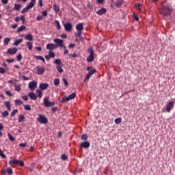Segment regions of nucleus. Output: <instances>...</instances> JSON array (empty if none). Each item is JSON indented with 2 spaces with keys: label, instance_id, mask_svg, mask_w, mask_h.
Wrapping results in <instances>:
<instances>
[{
  "label": "nucleus",
  "instance_id": "nucleus-1",
  "mask_svg": "<svg viewBox=\"0 0 175 175\" xmlns=\"http://www.w3.org/2000/svg\"><path fill=\"white\" fill-rule=\"evenodd\" d=\"M160 13L163 14V16H169L172 14V8L163 4V9L160 11Z\"/></svg>",
  "mask_w": 175,
  "mask_h": 175
},
{
  "label": "nucleus",
  "instance_id": "nucleus-2",
  "mask_svg": "<svg viewBox=\"0 0 175 175\" xmlns=\"http://www.w3.org/2000/svg\"><path fill=\"white\" fill-rule=\"evenodd\" d=\"M35 2H36V0H31L30 3L29 5H27L25 8H23L21 11V13L24 14V13H26V12H28L29 9H32L33 6H35Z\"/></svg>",
  "mask_w": 175,
  "mask_h": 175
},
{
  "label": "nucleus",
  "instance_id": "nucleus-3",
  "mask_svg": "<svg viewBox=\"0 0 175 175\" xmlns=\"http://www.w3.org/2000/svg\"><path fill=\"white\" fill-rule=\"evenodd\" d=\"M88 53H89L90 55L87 57L88 62H92L94 61V48L90 47L88 49Z\"/></svg>",
  "mask_w": 175,
  "mask_h": 175
},
{
  "label": "nucleus",
  "instance_id": "nucleus-4",
  "mask_svg": "<svg viewBox=\"0 0 175 175\" xmlns=\"http://www.w3.org/2000/svg\"><path fill=\"white\" fill-rule=\"evenodd\" d=\"M55 105V102H50L49 98L46 97L44 98V106L46 107H53Z\"/></svg>",
  "mask_w": 175,
  "mask_h": 175
},
{
  "label": "nucleus",
  "instance_id": "nucleus-5",
  "mask_svg": "<svg viewBox=\"0 0 175 175\" xmlns=\"http://www.w3.org/2000/svg\"><path fill=\"white\" fill-rule=\"evenodd\" d=\"M28 88L30 89V91H35L38 88V82L36 81H31L28 85Z\"/></svg>",
  "mask_w": 175,
  "mask_h": 175
},
{
  "label": "nucleus",
  "instance_id": "nucleus-6",
  "mask_svg": "<svg viewBox=\"0 0 175 175\" xmlns=\"http://www.w3.org/2000/svg\"><path fill=\"white\" fill-rule=\"evenodd\" d=\"M53 42L57 44L56 46H57V47H63L64 49H66V47L64 45V40L55 38L53 40Z\"/></svg>",
  "mask_w": 175,
  "mask_h": 175
},
{
  "label": "nucleus",
  "instance_id": "nucleus-7",
  "mask_svg": "<svg viewBox=\"0 0 175 175\" xmlns=\"http://www.w3.org/2000/svg\"><path fill=\"white\" fill-rule=\"evenodd\" d=\"M38 116L39 117L37 118V121H38V122H40V124H47L49 120L46 118V116L40 114L38 115Z\"/></svg>",
  "mask_w": 175,
  "mask_h": 175
},
{
  "label": "nucleus",
  "instance_id": "nucleus-8",
  "mask_svg": "<svg viewBox=\"0 0 175 175\" xmlns=\"http://www.w3.org/2000/svg\"><path fill=\"white\" fill-rule=\"evenodd\" d=\"M75 97H76L75 93H72L68 97H64L62 100V103H65V102L71 100V99H75Z\"/></svg>",
  "mask_w": 175,
  "mask_h": 175
},
{
  "label": "nucleus",
  "instance_id": "nucleus-9",
  "mask_svg": "<svg viewBox=\"0 0 175 175\" xmlns=\"http://www.w3.org/2000/svg\"><path fill=\"white\" fill-rule=\"evenodd\" d=\"M174 107V102L173 101H170L166 107H165V110L167 113H170V110H172Z\"/></svg>",
  "mask_w": 175,
  "mask_h": 175
},
{
  "label": "nucleus",
  "instance_id": "nucleus-10",
  "mask_svg": "<svg viewBox=\"0 0 175 175\" xmlns=\"http://www.w3.org/2000/svg\"><path fill=\"white\" fill-rule=\"evenodd\" d=\"M81 33H83V32H77L75 33L77 38L75 42H83L84 40V38L81 37Z\"/></svg>",
  "mask_w": 175,
  "mask_h": 175
},
{
  "label": "nucleus",
  "instance_id": "nucleus-11",
  "mask_svg": "<svg viewBox=\"0 0 175 175\" xmlns=\"http://www.w3.org/2000/svg\"><path fill=\"white\" fill-rule=\"evenodd\" d=\"M36 69H37V72H36L37 75H43V73H44L46 70L44 69V67H42V66H37Z\"/></svg>",
  "mask_w": 175,
  "mask_h": 175
},
{
  "label": "nucleus",
  "instance_id": "nucleus-12",
  "mask_svg": "<svg viewBox=\"0 0 175 175\" xmlns=\"http://www.w3.org/2000/svg\"><path fill=\"white\" fill-rule=\"evenodd\" d=\"M57 46L55 44L53 43H49L46 44V49L47 50H55L57 49Z\"/></svg>",
  "mask_w": 175,
  "mask_h": 175
},
{
  "label": "nucleus",
  "instance_id": "nucleus-13",
  "mask_svg": "<svg viewBox=\"0 0 175 175\" xmlns=\"http://www.w3.org/2000/svg\"><path fill=\"white\" fill-rule=\"evenodd\" d=\"M17 48H10L7 51V54H10L11 55H13L17 53Z\"/></svg>",
  "mask_w": 175,
  "mask_h": 175
},
{
  "label": "nucleus",
  "instance_id": "nucleus-14",
  "mask_svg": "<svg viewBox=\"0 0 175 175\" xmlns=\"http://www.w3.org/2000/svg\"><path fill=\"white\" fill-rule=\"evenodd\" d=\"M76 29L78 31V32H83V29H84V27L83 25V23H79L76 25Z\"/></svg>",
  "mask_w": 175,
  "mask_h": 175
},
{
  "label": "nucleus",
  "instance_id": "nucleus-15",
  "mask_svg": "<svg viewBox=\"0 0 175 175\" xmlns=\"http://www.w3.org/2000/svg\"><path fill=\"white\" fill-rule=\"evenodd\" d=\"M80 147H82L83 148H88V147H90V142H81L80 144Z\"/></svg>",
  "mask_w": 175,
  "mask_h": 175
},
{
  "label": "nucleus",
  "instance_id": "nucleus-16",
  "mask_svg": "<svg viewBox=\"0 0 175 175\" xmlns=\"http://www.w3.org/2000/svg\"><path fill=\"white\" fill-rule=\"evenodd\" d=\"M39 87H40V89H41V90L43 91L44 90H47V88H49V84L40 83Z\"/></svg>",
  "mask_w": 175,
  "mask_h": 175
},
{
  "label": "nucleus",
  "instance_id": "nucleus-17",
  "mask_svg": "<svg viewBox=\"0 0 175 175\" xmlns=\"http://www.w3.org/2000/svg\"><path fill=\"white\" fill-rule=\"evenodd\" d=\"M28 96H29L30 97V98L32 100H36V99H37V96H36V94H35V93H33V92H29V94H28Z\"/></svg>",
  "mask_w": 175,
  "mask_h": 175
},
{
  "label": "nucleus",
  "instance_id": "nucleus-18",
  "mask_svg": "<svg viewBox=\"0 0 175 175\" xmlns=\"http://www.w3.org/2000/svg\"><path fill=\"white\" fill-rule=\"evenodd\" d=\"M105 13H106V10L103 8L96 11V14H98V16H102V14H105Z\"/></svg>",
  "mask_w": 175,
  "mask_h": 175
},
{
  "label": "nucleus",
  "instance_id": "nucleus-19",
  "mask_svg": "<svg viewBox=\"0 0 175 175\" xmlns=\"http://www.w3.org/2000/svg\"><path fill=\"white\" fill-rule=\"evenodd\" d=\"M64 28L66 31H69L70 29H72V24L70 23H66L64 24Z\"/></svg>",
  "mask_w": 175,
  "mask_h": 175
},
{
  "label": "nucleus",
  "instance_id": "nucleus-20",
  "mask_svg": "<svg viewBox=\"0 0 175 175\" xmlns=\"http://www.w3.org/2000/svg\"><path fill=\"white\" fill-rule=\"evenodd\" d=\"M25 39H26V40H33V36H32V34H26L25 36Z\"/></svg>",
  "mask_w": 175,
  "mask_h": 175
},
{
  "label": "nucleus",
  "instance_id": "nucleus-21",
  "mask_svg": "<svg viewBox=\"0 0 175 175\" xmlns=\"http://www.w3.org/2000/svg\"><path fill=\"white\" fill-rule=\"evenodd\" d=\"M122 3H124V1L123 0H119L118 1H117L114 4L116 6V8H121V5H122Z\"/></svg>",
  "mask_w": 175,
  "mask_h": 175
},
{
  "label": "nucleus",
  "instance_id": "nucleus-22",
  "mask_svg": "<svg viewBox=\"0 0 175 175\" xmlns=\"http://www.w3.org/2000/svg\"><path fill=\"white\" fill-rule=\"evenodd\" d=\"M27 29V27L25 26H21L17 28L16 32H23V31H25Z\"/></svg>",
  "mask_w": 175,
  "mask_h": 175
},
{
  "label": "nucleus",
  "instance_id": "nucleus-23",
  "mask_svg": "<svg viewBox=\"0 0 175 175\" xmlns=\"http://www.w3.org/2000/svg\"><path fill=\"white\" fill-rule=\"evenodd\" d=\"M14 87H15V90L17 91L18 92H20L21 91V85L14 83Z\"/></svg>",
  "mask_w": 175,
  "mask_h": 175
},
{
  "label": "nucleus",
  "instance_id": "nucleus-24",
  "mask_svg": "<svg viewBox=\"0 0 175 175\" xmlns=\"http://www.w3.org/2000/svg\"><path fill=\"white\" fill-rule=\"evenodd\" d=\"M10 165H18V160L17 159H13L10 161L9 162Z\"/></svg>",
  "mask_w": 175,
  "mask_h": 175
},
{
  "label": "nucleus",
  "instance_id": "nucleus-25",
  "mask_svg": "<svg viewBox=\"0 0 175 175\" xmlns=\"http://www.w3.org/2000/svg\"><path fill=\"white\" fill-rule=\"evenodd\" d=\"M21 42H23V38L15 40L14 42V46H18V44H21Z\"/></svg>",
  "mask_w": 175,
  "mask_h": 175
},
{
  "label": "nucleus",
  "instance_id": "nucleus-26",
  "mask_svg": "<svg viewBox=\"0 0 175 175\" xmlns=\"http://www.w3.org/2000/svg\"><path fill=\"white\" fill-rule=\"evenodd\" d=\"M53 10L55 11V13H58V12H59V7H58L57 4H53Z\"/></svg>",
  "mask_w": 175,
  "mask_h": 175
},
{
  "label": "nucleus",
  "instance_id": "nucleus-27",
  "mask_svg": "<svg viewBox=\"0 0 175 175\" xmlns=\"http://www.w3.org/2000/svg\"><path fill=\"white\" fill-rule=\"evenodd\" d=\"M36 96H37L38 98H40V97L42 96V91H41L40 90L37 89V90H36Z\"/></svg>",
  "mask_w": 175,
  "mask_h": 175
},
{
  "label": "nucleus",
  "instance_id": "nucleus-28",
  "mask_svg": "<svg viewBox=\"0 0 175 175\" xmlns=\"http://www.w3.org/2000/svg\"><path fill=\"white\" fill-rule=\"evenodd\" d=\"M34 58H36V59H38L39 61H42V62H46V60H44V58H43L42 56H34Z\"/></svg>",
  "mask_w": 175,
  "mask_h": 175
},
{
  "label": "nucleus",
  "instance_id": "nucleus-29",
  "mask_svg": "<svg viewBox=\"0 0 175 175\" xmlns=\"http://www.w3.org/2000/svg\"><path fill=\"white\" fill-rule=\"evenodd\" d=\"M55 24L56 25L57 29L59 31V29H61V25L59 24V22L58 21H55Z\"/></svg>",
  "mask_w": 175,
  "mask_h": 175
},
{
  "label": "nucleus",
  "instance_id": "nucleus-30",
  "mask_svg": "<svg viewBox=\"0 0 175 175\" xmlns=\"http://www.w3.org/2000/svg\"><path fill=\"white\" fill-rule=\"evenodd\" d=\"M25 120V117H24V115H21L18 116V122H22V121H24Z\"/></svg>",
  "mask_w": 175,
  "mask_h": 175
},
{
  "label": "nucleus",
  "instance_id": "nucleus-31",
  "mask_svg": "<svg viewBox=\"0 0 175 175\" xmlns=\"http://www.w3.org/2000/svg\"><path fill=\"white\" fill-rule=\"evenodd\" d=\"M21 9V5L20 4H15L14 7V10H20Z\"/></svg>",
  "mask_w": 175,
  "mask_h": 175
},
{
  "label": "nucleus",
  "instance_id": "nucleus-32",
  "mask_svg": "<svg viewBox=\"0 0 175 175\" xmlns=\"http://www.w3.org/2000/svg\"><path fill=\"white\" fill-rule=\"evenodd\" d=\"M15 104L18 106H21V105H24L22 100H15Z\"/></svg>",
  "mask_w": 175,
  "mask_h": 175
},
{
  "label": "nucleus",
  "instance_id": "nucleus-33",
  "mask_svg": "<svg viewBox=\"0 0 175 175\" xmlns=\"http://www.w3.org/2000/svg\"><path fill=\"white\" fill-rule=\"evenodd\" d=\"M4 105H5V107H7L8 110L10 111V103H9V101H5L4 103Z\"/></svg>",
  "mask_w": 175,
  "mask_h": 175
},
{
  "label": "nucleus",
  "instance_id": "nucleus-34",
  "mask_svg": "<svg viewBox=\"0 0 175 175\" xmlns=\"http://www.w3.org/2000/svg\"><path fill=\"white\" fill-rule=\"evenodd\" d=\"M23 15H21V16H16L14 18V21H16V23H18V21H21V19H23Z\"/></svg>",
  "mask_w": 175,
  "mask_h": 175
},
{
  "label": "nucleus",
  "instance_id": "nucleus-35",
  "mask_svg": "<svg viewBox=\"0 0 175 175\" xmlns=\"http://www.w3.org/2000/svg\"><path fill=\"white\" fill-rule=\"evenodd\" d=\"M56 69L58 70L59 73H62L64 72V69H62L61 66H57Z\"/></svg>",
  "mask_w": 175,
  "mask_h": 175
},
{
  "label": "nucleus",
  "instance_id": "nucleus-36",
  "mask_svg": "<svg viewBox=\"0 0 175 175\" xmlns=\"http://www.w3.org/2000/svg\"><path fill=\"white\" fill-rule=\"evenodd\" d=\"M27 47H28L29 50H30V51L32 50V47H33L32 42H27Z\"/></svg>",
  "mask_w": 175,
  "mask_h": 175
},
{
  "label": "nucleus",
  "instance_id": "nucleus-37",
  "mask_svg": "<svg viewBox=\"0 0 175 175\" xmlns=\"http://www.w3.org/2000/svg\"><path fill=\"white\" fill-rule=\"evenodd\" d=\"M53 63H55V65L59 66V65H61V64H62L61 59H55V61L53 62Z\"/></svg>",
  "mask_w": 175,
  "mask_h": 175
},
{
  "label": "nucleus",
  "instance_id": "nucleus-38",
  "mask_svg": "<svg viewBox=\"0 0 175 175\" xmlns=\"http://www.w3.org/2000/svg\"><path fill=\"white\" fill-rule=\"evenodd\" d=\"M54 85H59V79H55L53 81Z\"/></svg>",
  "mask_w": 175,
  "mask_h": 175
},
{
  "label": "nucleus",
  "instance_id": "nucleus-39",
  "mask_svg": "<svg viewBox=\"0 0 175 175\" xmlns=\"http://www.w3.org/2000/svg\"><path fill=\"white\" fill-rule=\"evenodd\" d=\"M18 113V110L14 109L11 113V117H14V115L17 114Z\"/></svg>",
  "mask_w": 175,
  "mask_h": 175
},
{
  "label": "nucleus",
  "instance_id": "nucleus-40",
  "mask_svg": "<svg viewBox=\"0 0 175 175\" xmlns=\"http://www.w3.org/2000/svg\"><path fill=\"white\" fill-rule=\"evenodd\" d=\"M81 139V140H87L88 139V136L86 134H83Z\"/></svg>",
  "mask_w": 175,
  "mask_h": 175
},
{
  "label": "nucleus",
  "instance_id": "nucleus-41",
  "mask_svg": "<svg viewBox=\"0 0 175 175\" xmlns=\"http://www.w3.org/2000/svg\"><path fill=\"white\" fill-rule=\"evenodd\" d=\"M9 42H10V38H6L4 39L3 43H4V44L8 45V44H9Z\"/></svg>",
  "mask_w": 175,
  "mask_h": 175
},
{
  "label": "nucleus",
  "instance_id": "nucleus-42",
  "mask_svg": "<svg viewBox=\"0 0 175 175\" xmlns=\"http://www.w3.org/2000/svg\"><path fill=\"white\" fill-rule=\"evenodd\" d=\"M1 116L2 117H8V116H9V112H8V111H4L2 112Z\"/></svg>",
  "mask_w": 175,
  "mask_h": 175
},
{
  "label": "nucleus",
  "instance_id": "nucleus-43",
  "mask_svg": "<svg viewBox=\"0 0 175 175\" xmlns=\"http://www.w3.org/2000/svg\"><path fill=\"white\" fill-rule=\"evenodd\" d=\"M61 159H62V161H66V159H68V156H66L65 154H63L61 156Z\"/></svg>",
  "mask_w": 175,
  "mask_h": 175
},
{
  "label": "nucleus",
  "instance_id": "nucleus-44",
  "mask_svg": "<svg viewBox=\"0 0 175 175\" xmlns=\"http://www.w3.org/2000/svg\"><path fill=\"white\" fill-rule=\"evenodd\" d=\"M49 55L51 58H54L55 57V54L53 51H50L49 53Z\"/></svg>",
  "mask_w": 175,
  "mask_h": 175
},
{
  "label": "nucleus",
  "instance_id": "nucleus-45",
  "mask_svg": "<svg viewBox=\"0 0 175 175\" xmlns=\"http://www.w3.org/2000/svg\"><path fill=\"white\" fill-rule=\"evenodd\" d=\"M7 173L9 175L13 174V170L10 167H8L7 170Z\"/></svg>",
  "mask_w": 175,
  "mask_h": 175
},
{
  "label": "nucleus",
  "instance_id": "nucleus-46",
  "mask_svg": "<svg viewBox=\"0 0 175 175\" xmlns=\"http://www.w3.org/2000/svg\"><path fill=\"white\" fill-rule=\"evenodd\" d=\"M141 6H142V5H140V4L135 5V8H136L137 10H139V12H142Z\"/></svg>",
  "mask_w": 175,
  "mask_h": 175
},
{
  "label": "nucleus",
  "instance_id": "nucleus-47",
  "mask_svg": "<svg viewBox=\"0 0 175 175\" xmlns=\"http://www.w3.org/2000/svg\"><path fill=\"white\" fill-rule=\"evenodd\" d=\"M8 137H9V139L10 140V142H14V137H13L12 136V134L8 133Z\"/></svg>",
  "mask_w": 175,
  "mask_h": 175
},
{
  "label": "nucleus",
  "instance_id": "nucleus-48",
  "mask_svg": "<svg viewBox=\"0 0 175 175\" xmlns=\"http://www.w3.org/2000/svg\"><path fill=\"white\" fill-rule=\"evenodd\" d=\"M115 124H121V118H118L117 119L115 120Z\"/></svg>",
  "mask_w": 175,
  "mask_h": 175
},
{
  "label": "nucleus",
  "instance_id": "nucleus-49",
  "mask_svg": "<svg viewBox=\"0 0 175 175\" xmlns=\"http://www.w3.org/2000/svg\"><path fill=\"white\" fill-rule=\"evenodd\" d=\"M91 76H92V75L88 72L85 77V80H90V77H91Z\"/></svg>",
  "mask_w": 175,
  "mask_h": 175
},
{
  "label": "nucleus",
  "instance_id": "nucleus-50",
  "mask_svg": "<svg viewBox=\"0 0 175 175\" xmlns=\"http://www.w3.org/2000/svg\"><path fill=\"white\" fill-rule=\"evenodd\" d=\"M0 157H1V158H6V155H5V154L1 149H0Z\"/></svg>",
  "mask_w": 175,
  "mask_h": 175
},
{
  "label": "nucleus",
  "instance_id": "nucleus-51",
  "mask_svg": "<svg viewBox=\"0 0 175 175\" xmlns=\"http://www.w3.org/2000/svg\"><path fill=\"white\" fill-rule=\"evenodd\" d=\"M18 165H21L22 167L24 166V162L22 161H18Z\"/></svg>",
  "mask_w": 175,
  "mask_h": 175
},
{
  "label": "nucleus",
  "instance_id": "nucleus-52",
  "mask_svg": "<svg viewBox=\"0 0 175 175\" xmlns=\"http://www.w3.org/2000/svg\"><path fill=\"white\" fill-rule=\"evenodd\" d=\"M5 94L6 95H8V96H13V94H12V92H9V91H5Z\"/></svg>",
  "mask_w": 175,
  "mask_h": 175
},
{
  "label": "nucleus",
  "instance_id": "nucleus-53",
  "mask_svg": "<svg viewBox=\"0 0 175 175\" xmlns=\"http://www.w3.org/2000/svg\"><path fill=\"white\" fill-rule=\"evenodd\" d=\"M89 73H90L92 75H94V73H96V70L95 69H92L90 70V71L89 72Z\"/></svg>",
  "mask_w": 175,
  "mask_h": 175
},
{
  "label": "nucleus",
  "instance_id": "nucleus-54",
  "mask_svg": "<svg viewBox=\"0 0 175 175\" xmlns=\"http://www.w3.org/2000/svg\"><path fill=\"white\" fill-rule=\"evenodd\" d=\"M42 16H44V17H47V11H46V10L42 11Z\"/></svg>",
  "mask_w": 175,
  "mask_h": 175
},
{
  "label": "nucleus",
  "instance_id": "nucleus-55",
  "mask_svg": "<svg viewBox=\"0 0 175 175\" xmlns=\"http://www.w3.org/2000/svg\"><path fill=\"white\" fill-rule=\"evenodd\" d=\"M25 110L30 111L31 110V106H29V105H25Z\"/></svg>",
  "mask_w": 175,
  "mask_h": 175
},
{
  "label": "nucleus",
  "instance_id": "nucleus-56",
  "mask_svg": "<svg viewBox=\"0 0 175 175\" xmlns=\"http://www.w3.org/2000/svg\"><path fill=\"white\" fill-rule=\"evenodd\" d=\"M16 58H17L18 61H21V59L23 58V57L21 56V54H18L16 56Z\"/></svg>",
  "mask_w": 175,
  "mask_h": 175
},
{
  "label": "nucleus",
  "instance_id": "nucleus-57",
  "mask_svg": "<svg viewBox=\"0 0 175 175\" xmlns=\"http://www.w3.org/2000/svg\"><path fill=\"white\" fill-rule=\"evenodd\" d=\"M62 81L65 84V85H68V81L66 80V79L63 78Z\"/></svg>",
  "mask_w": 175,
  "mask_h": 175
},
{
  "label": "nucleus",
  "instance_id": "nucleus-58",
  "mask_svg": "<svg viewBox=\"0 0 175 175\" xmlns=\"http://www.w3.org/2000/svg\"><path fill=\"white\" fill-rule=\"evenodd\" d=\"M57 110H58V107H57L51 108V111H53V113H55Z\"/></svg>",
  "mask_w": 175,
  "mask_h": 175
},
{
  "label": "nucleus",
  "instance_id": "nucleus-59",
  "mask_svg": "<svg viewBox=\"0 0 175 175\" xmlns=\"http://www.w3.org/2000/svg\"><path fill=\"white\" fill-rule=\"evenodd\" d=\"M6 61H7L9 64H11L12 62H14V59H7Z\"/></svg>",
  "mask_w": 175,
  "mask_h": 175
},
{
  "label": "nucleus",
  "instance_id": "nucleus-60",
  "mask_svg": "<svg viewBox=\"0 0 175 175\" xmlns=\"http://www.w3.org/2000/svg\"><path fill=\"white\" fill-rule=\"evenodd\" d=\"M5 72H6V70H5L3 69V68L0 67V73L3 74V73H5Z\"/></svg>",
  "mask_w": 175,
  "mask_h": 175
},
{
  "label": "nucleus",
  "instance_id": "nucleus-61",
  "mask_svg": "<svg viewBox=\"0 0 175 175\" xmlns=\"http://www.w3.org/2000/svg\"><path fill=\"white\" fill-rule=\"evenodd\" d=\"M36 20L40 21V20H43V17L42 16H37Z\"/></svg>",
  "mask_w": 175,
  "mask_h": 175
},
{
  "label": "nucleus",
  "instance_id": "nucleus-62",
  "mask_svg": "<svg viewBox=\"0 0 175 175\" xmlns=\"http://www.w3.org/2000/svg\"><path fill=\"white\" fill-rule=\"evenodd\" d=\"M19 147H27V144H24V143L20 144Z\"/></svg>",
  "mask_w": 175,
  "mask_h": 175
},
{
  "label": "nucleus",
  "instance_id": "nucleus-63",
  "mask_svg": "<svg viewBox=\"0 0 175 175\" xmlns=\"http://www.w3.org/2000/svg\"><path fill=\"white\" fill-rule=\"evenodd\" d=\"M88 9H90V10H92V5H91V4L90 3H88Z\"/></svg>",
  "mask_w": 175,
  "mask_h": 175
},
{
  "label": "nucleus",
  "instance_id": "nucleus-64",
  "mask_svg": "<svg viewBox=\"0 0 175 175\" xmlns=\"http://www.w3.org/2000/svg\"><path fill=\"white\" fill-rule=\"evenodd\" d=\"M23 99L24 100H28V96H27V95L23 96Z\"/></svg>",
  "mask_w": 175,
  "mask_h": 175
}]
</instances>
